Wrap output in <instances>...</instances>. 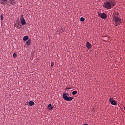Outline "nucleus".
<instances>
[{
    "label": "nucleus",
    "instance_id": "nucleus-6",
    "mask_svg": "<svg viewBox=\"0 0 125 125\" xmlns=\"http://www.w3.org/2000/svg\"><path fill=\"white\" fill-rule=\"evenodd\" d=\"M100 17L103 19H106L107 18V15L105 13H103L101 14Z\"/></svg>",
    "mask_w": 125,
    "mask_h": 125
},
{
    "label": "nucleus",
    "instance_id": "nucleus-4",
    "mask_svg": "<svg viewBox=\"0 0 125 125\" xmlns=\"http://www.w3.org/2000/svg\"><path fill=\"white\" fill-rule=\"evenodd\" d=\"M109 102L111 105H115V106L117 105V102H116L115 100H114L113 98H110L109 99Z\"/></svg>",
    "mask_w": 125,
    "mask_h": 125
},
{
    "label": "nucleus",
    "instance_id": "nucleus-5",
    "mask_svg": "<svg viewBox=\"0 0 125 125\" xmlns=\"http://www.w3.org/2000/svg\"><path fill=\"white\" fill-rule=\"evenodd\" d=\"M21 24L23 25H25L26 24V21H25V20L24 19V17H23V15L21 16Z\"/></svg>",
    "mask_w": 125,
    "mask_h": 125
},
{
    "label": "nucleus",
    "instance_id": "nucleus-12",
    "mask_svg": "<svg viewBox=\"0 0 125 125\" xmlns=\"http://www.w3.org/2000/svg\"><path fill=\"white\" fill-rule=\"evenodd\" d=\"M29 39L28 36H25V37H24L23 38V41H25V42H26V41H27Z\"/></svg>",
    "mask_w": 125,
    "mask_h": 125
},
{
    "label": "nucleus",
    "instance_id": "nucleus-9",
    "mask_svg": "<svg viewBox=\"0 0 125 125\" xmlns=\"http://www.w3.org/2000/svg\"><path fill=\"white\" fill-rule=\"evenodd\" d=\"M26 43L27 44V45H31V39H28L27 42H26Z\"/></svg>",
    "mask_w": 125,
    "mask_h": 125
},
{
    "label": "nucleus",
    "instance_id": "nucleus-24",
    "mask_svg": "<svg viewBox=\"0 0 125 125\" xmlns=\"http://www.w3.org/2000/svg\"><path fill=\"white\" fill-rule=\"evenodd\" d=\"M124 110L125 111V107H124Z\"/></svg>",
    "mask_w": 125,
    "mask_h": 125
},
{
    "label": "nucleus",
    "instance_id": "nucleus-1",
    "mask_svg": "<svg viewBox=\"0 0 125 125\" xmlns=\"http://www.w3.org/2000/svg\"><path fill=\"white\" fill-rule=\"evenodd\" d=\"M116 4L115 0H107V1L105 2L103 5V7L106 9H111Z\"/></svg>",
    "mask_w": 125,
    "mask_h": 125
},
{
    "label": "nucleus",
    "instance_id": "nucleus-7",
    "mask_svg": "<svg viewBox=\"0 0 125 125\" xmlns=\"http://www.w3.org/2000/svg\"><path fill=\"white\" fill-rule=\"evenodd\" d=\"M86 47L88 48V49H90V48H91L92 45L90 44L89 42H87L85 44Z\"/></svg>",
    "mask_w": 125,
    "mask_h": 125
},
{
    "label": "nucleus",
    "instance_id": "nucleus-15",
    "mask_svg": "<svg viewBox=\"0 0 125 125\" xmlns=\"http://www.w3.org/2000/svg\"><path fill=\"white\" fill-rule=\"evenodd\" d=\"M10 1H11V4L14 5L15 4V1L14 0H9Z\"/></svg>",
    "mask_w": 125,
    "mask_h": 125
},
{
    "label": "nucleus",
    "instance_id": "nucleus-20",
    "mask_svg": "<svg viewBox=\"0 0 125 125\" xmlns=\"http://www.w3.org/2000/svg\"><path fill=\"white\" fill-rule=\"evenodd\" d=\"M100 14H101V12H98V14L100 16Z\"/></svg>",
    "mask_w": 125,
    "mask_h": 125
},
{
    "label": "nucleus",
    "instance_id": "nucleus-11",
    "mask_svg": "<svg viewBox=\"0 0 125 125\" xmlns=\"http://www.w3.org/2000/svg\"><path fill=\"white\" fill-rule=\"evenodd\" d=\"M1 1V4H5L6 3L5 2V1H7L8 0H0Z\"/></svg>",
    "mask_w": 125,
    "mask_h": 125
},
{
    "label": "nucleus",
    "instance_id": "nucleus-22",
    "mask_svg": "<svg viewBox=\"0 0 125 125\" xmlns=\"http://www.w3.org/2000/svg\"><path fill=\"white\" fill-rule=\"evenodd\" d=\"M83 125H88L87 124H84Z\"/></svg>",
    "mask_w": 125,
    "mask_h": 125
},
{
    "label": "nucleus",
    "instance_id": "nucleus-13",
    "mask_svg": "<svg viewBox=\"0 0 125 125\" xmlns=\"http://www.w3.org/2000/svg\"><path fill=\"white\" fill-rule=\"evenodd\" d=\"M77 93H78V92H77V91H76V90L73 91L72 92V94L73 95H76Z\"/></svg>",
    "mask_w": 125,
    "mask_h": 125
},
{
    "label": "nucleus",
    "instance_id": "nucleus-8",
    "mask_svg": "<svg viewBox=\"0 0 125 125\" xmlns=\"http://www.w3.org/2000/svg\"><path fill=\"white\" fill-rule=\"evenodd\" d=\"M53 108V106H52L51 104H49V105H48V110H51Z\"/></svg>",
    "mask_w": 125,
    "mask_h": 125
},
{
    "label": "nucleus",
    "instance_id": "nucleus-14",
    "mask_svg": "<svg viewBox=\"0 0 125 125\" xmlns=\"http://www.w3.org/2000/svg\"><path fill=\"white\" fill-rule=\"evenodd\" d=\"M80 21H84V18H83V17H81V18H80Z\"/></svg>",
    "mask_w": 125,
    "mask_h": 125
},
{
    "label": "nucleus",
    "instance_id": "nucleus-2",
    "mask_svg": "<svg viewBox=\"0 0 125 125\" xmlns=\"http://www.w3.org/2000/svg\"><path fill=\"white\" fill-rule=\"evenodd\" d=\"M112 19L113 21L115 22L116 26L120 25V23H122L121 19L119 18L116 15H114L113 16H112Z\"/></svg>",
    "mask_w": 125,
    "mask_h": 125
},
{
    "label": "nucleus",
    "instance_id": "nucleus-18",
    "mask_svg": "<svg viewBox=\"0 0 125 125\" xmlns=\"http://www.w3.org/2000/svg\"><path fill=\"white\" fill-rule=\"evenodd\" d=\"M54 65V62H51V66H52V67H53Z\"/></svg>",
    "mask_w": 125,
    "mask_h": 125
},
{
    "label": "nucleus",
    "instance_id": "nucleus-16",
    "mask_svg": "<svg viewBox=\"0 0 125 125\" xmlns=\"http://www.w3.org/2000/svg\"><path fill=\"white\" fill-rule=\"evenodd\" d=\"M17 54H16L15 53H14L13 54V57H14V58H16V57H17Z\"/></svg>",
    "mask_w": 125,
    "mask_h": 125
},
{
    "label": "nucleus",
    "instance_id": "nucleus-3",
    "mask_svg": "<svg viewBox=\"0 0 125 125\" xmlns=\"http://www.w3.org/2000/svg\"><path fill=\"white\" fill-rule=\"evenodd\" d=\"M69 94L67 93H63L62 94V99L67 101V102H71L73 100V98L69 97Z\"/></svg>",
    "mask_w": 125,
    "mask_h": 125
},
{
    "label": "nucleus",
    "instance_id": "nucleus-19",
    "mask_svg": "<svg viewBox=\"0 0 125 125\" xmlns=\"http://www.w3.org/2000/svg\"><path fill=\"white\" fill-rule=\"evenodd\" d=\"M115 14L117 15L116 16L118 17L119 15V13H117V14L115 13Z\"/></svg>",
    "mask_w": 125,
    "mask_h": 125
},
{
    "label": "nucleus",
    "instance_id": "nucleus-10",
    "mask_svg": "<svg viewBox=\"0 0 125 125\" xmlns=\"http://www.w3.org/2000/svg\"><path fill=\"white\" fill-rule=\"evenodd\" d=\"M34 104V103L33 101H29V106H32Z\"/></svg>",
    "mask_w": 125,
    "mask_h": 125
},
{
    "label": "nucleus",
    "instance_id": "nucleus-21",
    "mask_svg": "<svg viewBox=\"0 0 125 125\" xmlns=\"http://www.w3.org/2000/svg\"><path fill=\"white\" fill-rule=\"evenodd\" d=\"M15 26L16 27H19V26H18V25H16V24H15Z\"/></svg>",
    "mask_w": 125,
    "mask_h": 125
},
{
    "label": "nucleus",
    "instance_id": "nucleus-17",
    "mask_svg": "<svg viewBox=\"0 0 125 125\" xmlns=\"http://www.w3.org/2000/svg\"><path fill=\"white\" fill-rule=\"evenodd\" d=\"M1 20L2 21L3 20L4 17H3V15L1 14L0 15Z\"/></svg>",
    "mask_w": 125,
    "mask_h": 125
},
{
    "label": "nucleus",
    "instance_id": "nucleus-23",
    "mask_svg": "<svg viewBox=\"0 0 125 125\" xmlns=\"http://www.w3.org/2000/svg\"><path fill=\"white\" fill-rule=\"evenodd\" d=\"M67 90H70V88H67Z\"/></svg>",
    "mask_w": 125,
    "mask_h": 125
}]
</instances>
